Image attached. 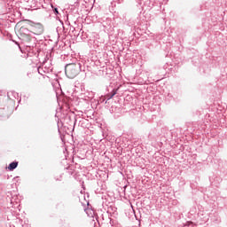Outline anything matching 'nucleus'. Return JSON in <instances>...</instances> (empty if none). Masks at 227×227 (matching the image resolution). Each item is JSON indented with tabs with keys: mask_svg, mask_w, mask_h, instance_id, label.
Listing matches in <instances>:
<instances>
[{
	"mask_svg": "<svg viewBox=\"0 0 227 227\" xmlns=\"http://www.w3.org/2000/svg\"><path fill=\"white\" fill-rule=\"evenodd\" d=\"M20 31L23 33L26 42H31L35 38L34 35L38 36L43 34V26L40 23H34L30 26L29 29L21 27Z\"/></svg>",
	"mask_w": 227,
	"mask_h": 227,
	"instance_id": "nucleus-1",
	"label": "nucleus"
},
{
	"mask_svg": "<svg viewBox=\"0 0 227 227\" xmlns=\"http://www.w3.org/2000/svg\"><path fill=\"white\" fill-rule=\"evenodd\" d=\"M79 74V65L69 64L66 67V74L69 79H74Z\"/></svg>",
	"mask_w": 227,
	"mask_h": 227,
	"instance_id": "nucleus-2",
	"label": "nucleus"
},
{
	"mask_svg": "<svg viewBox=\"0 0 227 227\" xmlns=\"http://www.w3.org/2000/svg\"><path fill=\"white\" fill-rule=\"evenodd\" d=\"M17 166H19V162L17 161H13L11 164H9L8 166V169L9 171H13V169H15L17 168Z\"/></svg>",
	"mask_w": 227,
	"mask_h": 227,
	"instance_id": "nucleus-3",
	"label": "nucleus"
},
{
	"mask_svg": "<svg viewBox=\"0 0 227 227\" xmlns=\"http://www.w3.org/2000/svg\"><path fill=\"white\" fill-rule=\"evenodd\" d=\"M7 95H8L9 98L11 97V95H14L16 97H19V94H17L15 92H8Z\"/></svg>",
	"mask_w": 227,
	"mask_h": 227,
	"instance_id": "nucleus-4",
	"label": "nucleus"
},
{
	"mask_svg": "<svg viewBox=\"0 0 227 227\" xmlns=\"http://www.w3.org/2000/svg\"><path fill=\"white\" fill-rule=\"evenodd\" d=\"M114 95H116V90H113L112 91V94H111V96H110V98H113V97H114Z\"/></svg>",
	"mask_w": 227,
	"mask_h": 227,
	"instance_id": "nucleus-5",
	"label": "nucleus"
},
{
	"mask_svg": "<svg viewBox=\"0 0 227 227\" xmlns=\"http://www.w3.org/2000/svg\"><path fill=\"white\" fill-rule=\"evenodd\" d=\"M53 12H54L55 15H58V13H59V12H58V8H55V9L53 10Z\"/></svg>",
	"mask_w": 227,
	"mask_h": 227,
	"instance_id": "nucleus-6",
	"label": "nucleus"
},
{
	"mask_svg": "<svg viewBox=\"0 0 227 227\" xmlns=\"http://www.w3.org/2000/svg\"><path fill=\"white\" fill-rule=\"evenodd\" d=\"M38 73L40 74V67L38 68Z\"/></svg>",
	"mask_w": 227,
	"mask_h": 227,
	"instance_id": "nucleus-7",
	"label": "nucleus"
}]
</instances>
